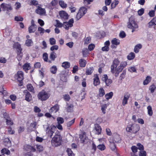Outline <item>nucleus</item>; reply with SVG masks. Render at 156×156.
Returning a JSON list of instances; mask_svg holds the SVG:
<instances>
[{
  "label": "nucleus",
  "mask_w": 156,
  "mask_h": 156,
  "mask_svg": "<svg viewBox=\"0 0 156 156\" xmlns=\"http://www.w3.org/2000/svg\"><path fill=\"white\" fill-rule=\"evenodd\" d=\"M139 126L136 124H132L127 126L126 131L127 132L136 133L140 130Z\"/></svg>",
  "instance_id": "1"
},
{
  "label": "nucleus",
  "mask_w": 156,
  "mask_h": 156,
  "mask_svg": "<svg viewBox=\"0 0 156 156\" xmlns=\"http://www.w3.org/2000/svg\"><path fill=\"white\" fill-rule=\"evenodd\" d=\"M62 138L59 134H56L51 140L52 145L55 147L60 145L61 144Z\"/></svg>",
  "instance_id": "2"
},
{
  "label": "nucleus",
  "mask_w": 156,
  "mask_h": 156,
  "mask_svg": "<svg viewBox=\"0 0 156 156\" xmlns=\"http://www.w3.org/2000/svg\"><path fill=\"white\" fill-rule=\"evenodd\" d=\"M50 96V95L49 94L44 90L40 92L37 95L38 99L42 101L46 100L49 98Z\"/></svg>",
  "instance_id": "3"
},
{
  "label": "nucleus",
  "mask_w": 156,
  "mask_h": 156,
  "mask_svg": "<svg viewBox=\"0 0 156 156\" xmlns=\"http://www.w3.org/2000/svg\"><path fill=\"white\" fill-rule=\"evenodd\" d=\"M128 27L132 30V32L133 33L138 28V26L133 20H131V18L129 19V22L127 25Z\"/></svg>",
  "instance_id": "4"
},
{
  "label": "nucleus",
  "mask_w": 156,
  "mask_h": 156,
  "mask_svg": "<svg viewBox=\"0 0 156 156\" xmlns=\"http://www.w3.org/2000/svg\"><path fill=\"white\" fill-rule=\"evenodd\" d=\"M87 12V9L85 7H81L77 13L76 18L77 20L80 19L83 16H84Z\"/></svg>",
  "instance_id": "5"
},
{
  "label": "nucleus",
  "mask_w": 156,
  "mask_h": 156,
  "mask_svg": "<svg viewBox=\"0 0 156 156\" xmlns=\"http://www.w3.org/2000/svg\"><path fill=\"white\" fill-rule=\"evenodd\" d=\"M16 48L17 51V56L16 58L19 61L21 60L23 56V53L22 52V49L21 47V45L19 43H17L16 44Z\"/></svg>",
  "instance_id": "6"
},
{
  "label": "nucleus",
  "mask_w": 156,
  "mask_h": 156,
  "mask_svg": "<svg viewBox=\"0 0 156 156\" xmlns=\"http://www.w3.org/2000/svg\"><path fill=\"white\" fill-rule=\"evenodd\" d=\"M56 129V127L54 126L51 125L50 126H48L47 127L46 129V134L48 137L51 138Z\"/></svg>",
  "instance_id": "7"
},
{
  "label": "nucleus",
  "mask_w": 156,
  "mask_h": 156,
  "mask_svg": "<svg viewBox=\"0 0 156 156\" xmlns=\"http://www.w3.org/2000/svg\"><path fill=\"white\" fill-rule=\"evenodd\" d=\"M73 22L74 20L73 19H70L68 22H64V27L66 30H68L69 27H72L73 26Z\"/></svg>",
  "instance_id": "8"
},
{
  "label": "nucleus",
  "mask_w": 156,
  "mask_h": 156,
  "mask_svg": "<svg viewBox=\"0 0 156 156\" xmlns=\"http://www.w3.org/2000/svg\"><path fill=\"white\" fill-rule=\"evenodd\" d=\"M102 80L104 81L106 86H109L112 82V80L108 79V77L107 75L105 74L103 75L102 78Z\"/></svg>",
  "instance_id": "9"
},
{
  "label": "nucleus",
  "mask_w": 156,
  "mask_h": 156,
  "mask_svg": "<svg viewBox=\"0 0 156 156\" xmlns=\"http://www.w3.org/2000/svg\"><path fill=\"white\" fill-rule=\"evenodd\" d=\"M59 15L60 18L63 20L67 19L69 17L67 13L63 11L59 12Z\"/></svg>",
  "instance_id": "10"
},
{
  "label": "nucleus",
  "mask_w": 156,
  "mask_h": 156,
  "mask_svg": "<svg viewBox=\"0 0 156 156\" xmlns=\"http://www.w3.org/2000/svg\"><path fill=\"white\" fill-rule=\"evenodd\" d=\"M112 140H113L114 142L119 143L121 142V139L119 135L117 133H114Z\"/></svg>",
  "instance_id": "11"
},
{
  "label": "nucleus",
  "mask_w": 156,
  "mask_h": 156,
  "mask_svg": "<svg viewBox=\"0 0 156 156\" xmlns=\"http://www.w3.org/2000/svg\"><path fill=\"white\" fill-rule=\"evenodd\" d=\"M127 65V63L126 62H122L116 69V71L120 72L122 71L124 68H125Z\"/></svg>",
  "instance_id": "12"
},
{
  "label": "nucleus",
  "mask_w": 156,
  "mask_h": 156,
  "mask_svg": "<svg viewBox=\"0 0 156 156\" xmlns=\"http://www.w3.org/2000/svg\"><path fill=\"white\" fill-rule=\"evenodd\" d=\"M18 80L20 83H21L23 80V73L22 71H19L17 72V76Z\"/></svg>",
  "instance_id": "13"
},
{
  "label": "nucleus",
  "mask_w": 156,
  "mask_h": 156,
  "mask_svg": "<svg viewBox=\"0 0 156 156\" xmlns=\"http://www.w3.org/2000/svg\"><path fill=\"white\" fill-rule=\"evenodd\" d=\"M23 93L25 96V100L28 102L30 101L32 99V96L30 94L27 90H25Z\"/></svg>",
  "instance_id": "14"
},
{
  "label": "nucleus",
  "mask_w": 156,
  "mask_h": 156,
  "mask_svg": "<svg viewBox=\"0 0 156 156\" xmlns=\"http://www.w3.org/2000/svg\"><path fill=\"white\" fill-rule=\"evenodd\" d=\"M65 108L67 112H72L73 110V104L67 102Z\"/></svg>",
  "instance_id": "15"
},
{
  "label": "nucleus",
  "mask_w": 156,
  "mask_h": 156,
  "mask_svg": "<svg viewBox=\"0 0 156 156\" xmlns=\"http://www.w3.org/2000/svg\"><path fill=\"white\" fill-rule=\"evenodd\" d=\"M130 94L128 93H126L124 95L122 101V105L123 106L127 104L128 100Z\"/></svg>",
  "instance_id": "16"
},
{
  "label": "nucleus",
  "mask_w": 156,
  "mask_h": 156,
  "mask_svg": "<svg viewBox=\"0 0 156 156\" xmlns=\"http://www.w3.org/2000/svg\"><path fill=\"white\" fill-rule=\"evenodd\" d=\"M59 105L57 104H55L54 106L52 107L49 110V112L50 113H56L59 110Z\"/></svg>",
  "instance_id": "17"
},
{
  "label": "nucleus",
  "mask_w": 156,
  "mask_h": 156,
  "mask_svg": "<svg viewBox=\"0 0 156 156\" xmlns=\"http://www.w3.org/2000/svg\"><path fill=\"white\" fill-rule=\"evenodd\" d=\"M1 7L4 10H7L9 11L12 9V7L11 5L9 4L2 3L1 5Z\"/></svg>",
  "instance_id": "18"
},
{
  "label": "nucleus",
  "mask_w": 156,
  "mask_h": 156,
  "mask_svg": "<svg viewBox=\"0 0 156 156\" xmlns=\"http://www.w3.org/2000/svg\"><path fill=\"white\" fill-rule=\"evenodd\" d=\"M94 84L96 86L99 84L100 83V81L99 80V78L97 74L94 75Z\"/></svg>",
  "instance_id": "19"
},
{
  "label": "nucleus",
  "mask_w": 156,
  "mask_h": 156,
  "mask_svg": "<svg viewBox=\"0 0 156 156\" xmlns=\"http://www.w3.org/2000/svg\"><path fill=\"white\" fill-rule=\"evenodd\" d=\"M36 12L40 15H43L45 13V10L44 9H43L41 7L38 6L37 9L36 10Z\"/></svg>",
  "instance_id": "20"
},
{
  "label": "nucleus",
  "mask_w": 156,
  "mask_h": 156,
  "mask_svg": "<svg viewBox=\"0 0 156 156\" xmlns=\"http://www.w3.org/2000/svg\"><path fill=\"white\" fill-rule=\"evenodd\" d=\"M24 148L27 151L35 152L36 151L35 149L33 147L28 145H25L24 147Z\"/></svg>",
  "instance_id": "21"
},
{
  "label": "nucleus",
  "mask_w": 156,
  "mask_h": 156,
  "mask_svg": "<svg viewBox=\"0 0 156 156\" xmlns=\"http://www.w3.org/2000/svg\"><path fill=\"white\" fill-rule=\"evenodd\" d=\"M95 129L96 131L95 134L99 135L101 133V126L98 124H96L95 125Z\"/></svg>",
  "instance_id": "22"
},
{
  "label": "nucleus",
  "mask_w": 156,
  "mask_h": 156,
  "mask_svg": "<svg viewBox=\"0 0 156 156\" xmlns=\"http://www.w3.org/2000/svg\"><path fill=\"white\" fill-rule=\"evenodd\" d=\"M111 43L113 45H111V47L112 48H114V45H119L120 43V41L116 38H114L111 41Z\"/></svg>",
  "instance_id": "23"
},
{
  "label": "nucleus",
  "mask_w": 156,
  "mask_h": 156,
  "mask_svg": "<svg viewBox=\"0 0 156 156\" xmlns=\"http://www.w3.org/2000/svg\"><path fill=\"white\" fill-rule=\"evenodd\" d=\"M87 64V61L83 59H80L79 60L80 66L81 67H84Z\"/></svg>",
  "instance_id": "24"
},
{
  "label": "nucleus",
  "mask_w": 156,
  "mask_h": 156,
  "mask_svg": "<svg viewBox=\"0 0 156 156\" xmlns=\"http://www.w3.org/2000/svg\"><path fill=\"white\" fill-rule=\"evenodd\" d=\"M4 144L6 147H9L11 145V141L9 138H6L4 140Z\"/></svg>",
  "instance_id": "25"
},
{
  "label": "nucleus",
  "mask_w": 156,
  "mask_h": 156,
  "mask_svg": "<svg viewBox=\"0 0 156 156\" xmlns=\"http://www.w3.org/2000/svg\"><path fill=\"white\" fill-rule=\"evenodd\" d=\"M109 142L110 143V147L112 151H114L115 150L116 148V146L115 144V142H114L113 140H109Z\"/></svg>",
  "instance_id": "26"
},
{
  "label": "nucleus",
  "mask_w": 156,
  "mask_h": 156,
  "mask_svg": "<svg viewBox=\"0 0 156 156\" xmlns=\"http://www.w3.org/2000/svg\"><path fill=\"white\" fill-rule=\"evenodd\" d=\"M151 77L150 76H147L145 80L143 82L144 85H147L151 80Z\"/></svg>",
  "instance_id": "27"
},
{
  "label": "nucleus",
  "mask_w": 156,
  "mask_h": 156,
  "mask_svg": "<svg viewBox=\"0 0 156 156\" xmlns=\"http://www.w3.org/2000/svg\"><path fill=\"white\" fill-rule=\"evenodd\" d=\"M142 47V45L141 44L136 45L134 47V51L136 53H137L139 51L140 49Z\"/></svg>",
  "instance_id": "28"
},
{
  "label": "nucleus",
  "mask_w": 156,
  "mask_h": 156,
  "mask_svg": "<svg viewBox=\"0 0 156 156\" xmlns=\"http://www.w3.org/2000/svg\"><path fill=\"white\" fill-rule=\"evenodd\" d=\"M79 137L80 139L81 143H85V140H83V138H85V139H87V137H86L85 132L83 133L82 134H80L79 135Z\"/></svg>",
  "instance_id": "29"
},
{
  "label": "nucleus",
  "mask_w": 156,
  "mask_h": 156,
  "mask_svg": "<svg viewBox=\"0 0 156 156\" xmlns=\"http://www.w3.org/2000/svg\"><path fill=\"white\" fill-rule=\"evenodd\" d=\"M37 27L36 26H30L28 28V31L30 33H34Z\"/></svg>",
  "instance_id": "30"
},
{
  "label": "nucleus",
  "mask_w": 156,
  "mask_h": 156,
  "mask_svg": "<svg viewBox=\"0 0 156 156\" xmlns=\"http://www.w3.org/2000/svg\"><path fill=\"white\" fill-rule=\"evenodd\" d=\"M33 44V42L31 39H27L26 41L25 45L28 47H30Z\"/></svg>",
  "instance_id": "31"
},
{
  "label": "nucleus",
  "mask_w": 156,
  "mask_h": 156,
  "mask_svg": "<svg viewBox=\"0 0 156 156\" xmlns=\"http://www.w3.org/2000/svg\"><path fill=\"white\" fill-rule=\"evenodd\" d=\"M23 69L26 72L30 68V64L25 63L23 66Z\"/></svg>",
  "instance_id": "32"
},
{
  "label": "nucleus",
  "mask_w": 156,
  "mask_h": 156,
  "mask_svg": "<svg viewBox=\"0 0 156 156\" xmlns=\"http://www.w3.org/2000/svg\"><path fill=\"white\" fill-rule=\"evenodd\" d=\"M147 109L148 114L150 116H152L153 113L151 107L150 105L148 106L147 107Z\"/></svg>",
  "instance_id": "33"
},
{
  "label": "nucleus",
  "mask_w": 156,
  "mask_h": 156,
  "mask_svg": "<svg viewBox=\"0 0 156 156\" xmlns=\"http://www.w3.org/2000/svg\"><path fill=\"white\" fill-rule=\"evenodd\" d=\"M70 63L67 62H63L62 63V67L64 68L65 69L69 68L70 67Z\"/></svg>",
  "instance_id": "34"
},
{
  "label": "nucleus",
  "mask_w": 156,
  "mask_h": 156,
  "mask_svg": "<svg viewBox=\"0 0 156 156\" xmlns=\"http://www.w3.org/2000/svg\"><path fill=\"white\" fill-rule=\"evenodd\" d=\"M27 87L28 90L33 93L34 92V88L32 84H28L27 85Z\"/></svg>",
  "instance_id": "35"
},
{
  "label": "nucleus",
  "mask_w": 156,
  "mask_h": 156,
  "mask_svg": "<svg viewBox=\"0 0 156 156\" xmlns=\"http://www.w3.org/2000/svg\"><path fill=\"white\" fill-rule=\"evenodd\" d=\"M113 93L112 92H110L106 94L105 95V97L106 99L108 100L112 98L113 96Z\"/></svg>",
  "instance_id": "36"
},
{
  "label": "nucleus",
  "mask_w": 156,
  "mask_h": 156,
  "mask_svg": "<svg viewBox=\"0 0 156 156\" xmlns=\"http://www.w3.org/2000/svg\"><path fill=\"white\" fill-rule=\"evenodd\" d=\"M50 70L52 73L53 74H55L57 71V68L56 66H52L50 68Z\"/></svg>",
  "instance_id": "37"
},
{
  "label": "nucleus",
  "mask_w": 156,
  "mask_h": 156,
  "mask_svg": "<svg viewBox=\"0 0 156 156\" xmlns=\"http://www.w3.org/2000/svg\"><path fill=\"white\" fill-rule=\"evenodd\" d=\"M94 68L93 67H90L87 69L86 73L87 75H90L93 73Z\"/></svg>",
  "instance_id": "38"
},
{
  "label": "nucleus",
  "mask_w": 156,
  "mask_h": 156,
  "mask_svg": "<svg viewBox=\"0 0 156 156\" xmlns=\"http://www.w3.org/2000/svg\"><path fill=\"white\" fill-rule=\"evenodd\" d=\"M135 57V54L133 52H131L127 56V58L129 60L133 59Z\"/></svg>",
  "instance_id": "39"
},
{
  "label": "nucleus",
  "mask_w": 156,
  "mask_h": 156,
  "mask_svg": "<svg viewBox=\"0 0 156 156\" xmlns=\"http://www.w3.org/2000/svg\"><path fill=\"white\" fill-rule=\"evenodd\" d=\"M99 95L100 97L103 96L105 94V92L102 88H101L99 91Z\"/></svg>",
  "instance_id": "40"
},
{
  "label": "nucleus",
  "mask_w": 156,
  "mask_h": 156,
  "mask_svg": "<svg viewBox=\"0 0 156 156\" xmlns=\"http://www.w3.org/2000/svg\"><path fill=\"white\" fill-rule=\"evenodd\" d=\"M97 148L101 151H104L106 147L104 144H100L97 146Z\"/></svg>",
  "instance_id": "41"
},
{
  "label": "nucleus",
  "mask_w": 156,
  "mask_h": 156,
  "mask_svg": "<svg viewBox=\"0 0 156 156\" xmlns=\"http://www.w3.org/2000/svg\"><path fill=\"white\" fill-rule=\"evenodd\" d=\"M156 88V86L153 84L151 85L149 87V90H150L151 93H153Z\"/></svg>",
  "instance_id": "42"
},
{
  "label": "nucleus",
  "mask_w": 156,
  "mask_h": 156,
  "mask_svg": "<svg viewBox=\"0 0 156 156\" xmlns=\"http://www.w3.org/2000/svg\"><path fill=\"white\" fill-rule=\"evenodd\" d=\"M56 53L54 52H51L50 56V58L53 61L54 60L56 57Z\"/></svg>",
  "instance_id": "43"
},
{
  "label": "nucleus",
  "mask_w": 156,
  "mask_h": 156,
  "mask_svg": "<svg viewBox=\"0 0 156 156\" xmlns=\"http://www.w3.org/2000/svg\"><path fill=\"white\" fill-rule=\"evenodd\" d=\"M55 21L56 23V25H55L56 27H61L63 26L64 27V23H62L58 20H56Z\"/></svg>",
  "instance_id": "44"
},
{
  "label": "nucleus",
  "mask_w": 156,
  "mask_h": 156,
  "mask_svg": "<svg viewBox=\"0 0 156 156\" xmlns=\"http://www.w3.org/2000/svg\"><path fill=\"white\" fill-rule=\"evenodd\" d=\"M37 30L41 35H42L45 32V30L41 27H39L38 28Z\"/></svg>",
  "instance_id": "45"
},
{
  "label": "nucleus",
  "mask_w": 156,
  "mask_h": 156,
  "mask_svg": "<svg viewBox=\"0 0 156 156\" xmlns=\"http://www.w3.org/2000/svg\"><path fill=\"white\" fill-rule=\"evenodd\" d=\"M59 4L61 7L62 8H65L67 6V4L65 3L63 1H59Z\"/></svg>",
  "instance_id": "46"
},
{
  "label": "nucleus",
  "mask_w": 156,
  "mask_h": 156,
  "mask_svg": "<svg viewBox=\"0 0 156 156\" xmlns=\"http://www.w3.org/2000/svg\"><path fill=\"white\" fill-rule=\"evenodd\" d=\"M117 67L116 66H115L113 64L111 66V73L114 74L115 70H116V69L117 68Z\"/></svg>",
  "instance_id": "47"
},
{
  "label": "nucleus",
  "mask_w": 156,
  "mask_h": 156,
  "mask_svg": "<svg viewBox=\"0 0 156 156\" xmlns=\"http://www.w3.org/2000/svg\"><path fill=\"white\" fill-rule=\"evenodd\" d=\"M66 151L68 153V155L69 156H74V155L73 153L72 150L70 148H67Z\"/></svg>",
  "instance_id": "48"
},
{
  "label": "nucleus",
  "mask_w": 156,
  "mask_h": 156,
  "mask_svg": "<svg viewBox=\"0 0 156 156\" xmlns=\"http://www.w3.org/2000/svg\"><path fill=\"white\" fill-rule=\"evenodd\" d=\"M75 119H74L71 121H69L67 123V126L68 127H70L74 122Z\"/></svg>",
  "instance_id": "49"
},
{
  "label": "nucleus",
  "mask_w": 156,
  "mask_h": 156,
  "mask_svg": "<svg viewBox=\"0 0 156 156\" xmlns=\"http://www.w3.org/2000/svg\"><path fill=\"white\" fill-rule=\"evenodd\" d=\"M57 120L58 124H62L64 122L63 119L61 117H58Z\"/></svg>",
  "instance_id": "50"
},
{
  "label": "nucleus",
  "mask_w": 156,
  "mask_h": 156,
  "mask_svg": "<svg viewBox=\"0 0 156 156\" xmlns=\"http://www.w3.org/2000/svg\"><path fill=\"white\" fill-rule=\"evenodd\" d=\"M119 2L117 0H115L113 2L111 5L112 8H114L118 4Z\"/></svg>",
  "instance_id": "51"
},
{
  "label": "nucleus",
  "mask_w": 156,
  "mask_h": 156,
  "mask_svg": "<svg viewBox=\"0 0 156 156\" xmlns=\"http://www.w3.org/2000/svg\"><path fill=\"white\" fill-rule=\"evenodd\" d=\"M119 61L117 59H115L113 60L112 64L115 66H116V67L119 65Z\"/></svg>",
  "instance_id": "52"
},
{
  "label": "nucleus",
  "mask_w": 156,
  "mask_h": 156,
  "mask_svg": "<svg viewBox=\"0 0 156 156\" xmlns=\"http://www.w3.org/2000/svg\"><path fill=\"white\" fill-rule=\"evenodd\" d=\"M88 50L87 48H85L83 50L82 53L83 57H86L88 53Z\"/></svg>",
  "instance_id": "53"
},
{
  "label": "nucleus",
  "mask_w": 156,
  "mask_h": 156,
  "mask_svg": "<svg viewBox=\"0 0 156 156\" xmlns=\"http://www.w3.org/2000/svg\"><path fill=\"white\" fill-rule=\"evenodd\" d=\"M50 44L51 45H54L56 43V40L54 38H51L49 39Z\"/></svg>",
  "instance_id": "54"
},
{
  "label": "nucleus",
  "mask_w": 156,
  "mask_h": 156,
  "mask_svg": "<svg viewBox=\"0 0 156 156\" xmlns=\"http://www.w3.org/2000/svg\"><path fill=\"white\" fill-rule=\"evenodd\" d=\"M107 107L106 104L103 105L101 106V110L104 114L105 113V110Z\"/></svg>",
  "instance_id": "55"
},
{
  "label": "nucleus",
  "mask_w": 156,
  "mask_h": 156,
  "mask_svg": "<svg viewBox=\"0 0 156 156\" xmlns=\"http://www.w3.org/2000/svg\"><path fill=\"white\" fill-rule=\"evenodd\" d=\"M14 19L15 20L17 21H22L23 20V18L20 16H16Z\"/></svg>",
  "instance_id": "56"
},
{
  "label": "nucleus",
  "mask_w": 156,
  "mask_h": 156,
  "mask_svg": "<svg viewBox=\"0 0 156 156\" xmlns=\"http://www.w3.org/2000/svg\"><path fill=\"white\" fill-rule=\"evenodd\" d=\"M43 58L44 61L45 62H47L48 59V55L46 53H44L43 55Z\"/></svg>",
  "instance_id": "57"
},
{
  "label": "nucleus",
  "mask_w": 156,
  "mask_h": 156,
  "mask_svg": "<svg viewBox=\"0 0 156 156\" xmlns=\"http://www.w3.org/2000/svg\"><path fill=\"white\" fill-rule=\"evenodd\" d=\"M63 96L64 99L66 101H68L70 99V97L68 94H64L63 95Z\"/></svg>",
  "instance_id": "58"
},
{
  "label": "nucleus",
  "mask_w": 156,
  "mask_h": 156,
  "mask_svg": "<svg viewBox=\"0 0 156 156\" xmlns=\"http://www.w3.org/2000/svg\"><path fill=\"white\" fill-rule=\"evenodd\" d=\"M4 118L6 120L10 118L9 115L6 112H4L3 113Z\"/></svg>",
  "instance_id": "59"
},
{
  "label": "nucleus",
  "mask_w": 156,
  "mask_h": 156,
  "mask_svg": "<svg viewBox=\"0 0 156 156\" xmlns=\"http://www.w3.org/2000/svg\"><path fill=\"white\" fill-rule=\"evenodd\" d=\"M6 124L9 125L11 126L13 124V122L11 119L10 118L9 119L6 120Z\"/></svg>",
  "instance_id": "60"
},
{
  "label": "nucleus",
  "mask_w": 156,
  "mask_h": 156,
  "mask_svg": "<svg viewBox=\"0 0 156 156\" xmlns=\"http://www.w3.org/2000/svg\"><path fill=\"white\" fill-rule=\"evenodd\" d=\"M126 74V70H124L122 73L120 75V78L121 80H122L123 79H124L125 76V75Z\"/></svg>",
  "instance_id": "61"
},
{
  "label": "nucleus",
  "mask_w": 156,
  "mask_h": 156,
  "mask_svg": "<svg viewBox=\"0 0 156 156\" xmlns=\"http://www.w3.org/2000/svg\"><path fill=\"white\" fill-rule=\"evenodd\" d=\"M137 147L135 146H133L131 147V149L133 153H136L137 151Z\"/></svg>",
  "instance_id": "62"
},
{
  "label": "nucleus",
  "mask_w": 156,
  "mask_h": 156,
  "mask_svg": "<svg viewBox=\"0 0 156 156\" xmlns=\"http://www.w3.org/2000/svg\"><path fill=\"white\" fill-rule=\"evenodd\" d=\"M58 47L57 45H54L51 46L50 48V50L53 51L54 50H57L58 49Z\"/></svg>",
  "instance_id": "63"
},
{
  "label": "nucleus",
  "mask_w": 156,
  "mask_h": 156,
  "mask_svg": "<svg viewBox=\"0 0 156 156\" xmlns=\"http://www.w3.org/2000/svg\"><path fill=\"white\" fill-rule=\"evenodd\" d=\"M94 47L95 45L94 44H91L89 45L88 48L90 51H91L94 48Z\"/></svg>",
  "instance_id": "64"
}]
</instances>
